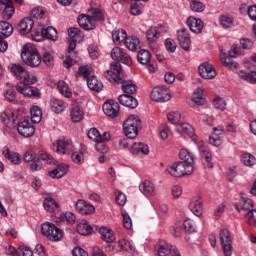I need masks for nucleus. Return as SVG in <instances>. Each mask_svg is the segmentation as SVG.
<instances>
[{
	"instance_id": "obj_1",
	"label": "nucleus",
	"mask_w": 256,
	"mask_h": 256,
	"mask_svg": "<svg viewBox=\"0 0 256 256\" xmlns=\"http://www.w3.org/2000/svg\"><path fill=\"white\" fill-rule=\"evenodd\" d=\"M104 77H106L110 83H116L117 85L122 84L124 95H135V93H137V85L131 80H125L123 69L118 62H114L110 65V69L104 73Z\"/></svg>"
},
{
	"instance_id": "obj_2",
	"label": "nucleus",
	"mask_w": 256,
	"mask_h": 256,
	"mask_svg": "<svg viewBox=\"0 0 256 256\" xmlns=\"http://www.w3.org/2000/svg\"><path fill=\"white\" fill-rule=\"evenodd\" d=\"M21 58L28 67H39L41 65V54H39L37 47L31 43L23 47Z\"/></svg>"
},
{
	"instance_id": "obj_3",
	"label": "nucleus",
	"mask_w": 256,
	"mask_h": 256,
	"mask_svg": "<svg viewBox=\"0 0 256 256\" xmlns=\"http://www.w3.org/2000/svg\"><path fill=\"white\" fill-rule=\"evenodd\" d=\"M76 77H84L87 81L88 88L91 89V91H96L97 93L103 91V82L97 79V76H91V66H80L76 73Z\"/></svg>"
},
{
	"instance_id": "obj_4",
	"label": "nucleus",
	"mask_w": 256,
	"mask_h": 256,
	"mask_svg": "<svg viewBox=\"0 0 256 256\" xmlns=\"http://www.w3.org/2000/svg\"><path fill=\"white\" fill-rule=\"evenodd\" d=\"M141 125V119L139 116L130 115L123 123V129L128 139H135L139 135V127Z\"/></svg>"
},
{
	"instance_id": "obj_5",
	"label": "nucleus",
	"mask_w": 256,
	"mask_h": 256,
	"mask_svg": "<svg viewBox=\"0 0 256 256\" xmlns=\"http://www.w3.org/2000/svg\"><path fill=\"white\" fill-rule=\"evenodd\" d=\"M11 73L18 81H22V83H37V76L30 74L23 65L13 64Z\"/></svg>"
},
{
	"instance_id": "obj_6",
	"label": "nucleus",
	"mask_w": 256,
	"mask_h": 256,
	"mask_svg": "<svg viewBox=\"0 0 256 256\" xmlns=\"http://www.w3.org/2000/svg\"><path fill=\"white\" fill-rule=\"evenodd\" d=\"M219 240L224 256L233 255V239L231 238V232L227 229H222L219 234Z\"/></svg>"
},
{
	"instance_id": "obj_7",
	"label": "nucleus",
	"mask_w": 256,
	"mask_h": 256,
	"mask_svg": "<svg viewBox=\"0 0 256 256\" xmlns=\"http://www.w3.org/2000/svg\"><path fill=\"white\" fill-rule=\"evenodd\" d=\"M16 125L19 135L22 137H32L35 134V127L30 123L29 118H23L20 114V118L16 120Z\"/></svg>"
},
{
	"instance_id": "obj_8",
	"label": "nucleus",
	"mask_w": 256,
	"mask_h": 256,
	"mask_svg": "<svg viewBox=\"0 0 256 256\" xmlns=\"http://www.w3.org/2000/svg\"><path fill=\"white\" fill-rule=\"evenodd\" d=\"M158 256H167L171 254L172 256H181L177 248L165 240H160L154 247Z\"/></svg>"
},
{
	"instance_id": "obj_9",
	"label": "nucleus",
	"mask_w": 256,
	"mask_h": 256,
	"mask_svg": "<svg viewBox=\"0 0 256 256\" xmlns=\"http://www.w3.org/2000/svg\"><path fill=\"white\" fill-rule=\"evenodd\" d=\"M75 149L73 142L71 140H57L52 145V151L58 153V155H71Z\"/></svg>"
},
{
	"instance_id": "obj_10",
	"label": "nucleus",
	"mask_w": 256,
	"mask_h": 256,
	"mask_svg": "<svg viewBox=\"0 0 256 256\" xmlns=\"http://www.w3.org/2000/svg\"><path fill=\"white\" fill-rule=\"evenodd\" d=\"M151 99L158 103H165L171 99V94L169 89L163 86H157L151 92Z\"/></svg>"
},
{
	"instance_id": "obj_11",
	"label": "nucleus",
	"mask_w": 256,
	"mask_h": 256,
	"mask_svg": "<svg viewBox=\"0 0 256 256\" xmlns=\"http://www.w3.org/2000/svg\"><path fill=\"white\" fill-rule=\"evenodd\" d=\"M179 159L181 160L179 163H182L187 171L193 173L195 169V158H193V154H191L189 150L182 148L179 152Z\"/></svg>"
},
{
	"instance_id": "obj_12",
	"label": "nucleus",
	"mask_w": 256,
	"mask_h": 256,
	"mask_svg": "<svg viewBox=\"0 0 256 256\" xmlns=\"http://www.w3.org/2000/svg\"><path fill=\"white\" fill-rule=\"evenodd\" d=\"M166 173L171 177H184V175H191L192 171L187 170L181 162H176L166 169Z\"/></svg>"
},
{
	"instance_id": "obj_13",
	"label": "nucleus",
	"mask_w": 256,
	"mask_h": 256,
	"mask_svg": "<svg viewBox=\"0 0 256 256\" xmlns=\"http://www.w3.org/2000/svg\"><path fill=\"white\" fill-rule=\"evenodd\" d=\"M102 109L105 115H107V117H110L111 119H115V117H118L119 111H121L119 103L115 100L106 101L103 104Z\"/></svg>"
},
{
	"instance_id": "obj_14",
	"label": "nucleus",
	"mask_w": 256,
	"mask_h": 256,
	"mask_svg": "<svg viewBox=\"0 0 256 256\" xmlns=\"http://www.w3.org/2000/svg\"><path fill=\"white\" fill-rule=\"evenodd\" d=\"M35 83H25L22 82L17 85V92L21 93L25 97H39V89L37 87H33Z\"/></svg>"
},
{
	"instance_id": "obj_15",
	"label": "nucleus",
	"mask_w": 256,
	"mask_h": 256,
	"mask_svg": "<svg viewBox=\"0 0 256 256\" xmlns=\"http://www.w3.org/2000/svg\"><path fill=\"white\" fill-rule=\"evenodd\" d=\"M198 73L203 79H215L217 77V71L208 62H204L198 67Z\"/></svg>"
},
{
	"instance_id": "obj_16",
	"label": "nucleus",
	"mask_w": 256,
	"mask_h": 256,
	"mask_svg": "<svg viewBox=\"0 0 256 256\" xmlns=\"http://www.w3.org/2000/svg\"><path fill=\"white\" fill-rule=\"evenodd\" d=\"M177 39L180 47H182L184 51H189V49H191V35L189 34V30L185 28L178 30Z\"/></svg>"
},
{
	"instance_id": "obj_17",
	"label": "nucleus",
	"mask_w": 256,
	"mask_h": 256,
	"mask_svg": "<svg viewBox=\"0 0 256 256\" xmlns=\"http://www.w3.org/2000/svg\"><path fill=\"white\" fill-rule=\"evenodd\" d=\"M77 47V40L72 39L69 43V51L66 55V60H64L63 65L66 69H69L71 67H73V65L77 64V60L75 59V53H73V51H75V48Z\"/></svg>"
},
{
	"instance_id": "obj_18",
	"label": "nucleus",
	"mask_w": 256,
	"mask_h": 256,
	"mask_svg": "<svg viewBox=\"0 0 256 256\" xmlns=\"http://www.w3.org/2000/svg\"><path fill=\"white\" fill-rule=\"evenodd\" d=\"M21 113L19 111H5L0 115L1 122L4 125H8L9 127H13V125H17V119H20Z\"/></svg>"
},
{
	"instance_id": "obj_19",
	"label": "nucleus",
	"mask_w": 256,
	"mask_h": 256,
	"mask_svg": "<svg viewBox=\"0 0 256 256\" xmlns=\"http://www.w3.org/2000/svg\"><path fill=\"white\" fill-rule=\"evenodd\" d=\"M199 153L202 161H204V165L208 169H213V154H211V151H209V148L203 142H200Z\"/></svg>"
},
{
	"instance_id": "obj_20",
	"label": "nucleus",
	"mask_w": 256,
	"mask_h": 256,
	"mask_svg": "<svg viewBox=\"0 0 256 256\" xmlns=\"http://www.w3.org/2000/svg\"><path fill=\"white\" fill-rule=\"evenodd\" d=\"M78 24L81 27V29H84V31H91L95 29L97 23H95V20L91 19V16L89 14H81L77 18Z\"/></svg>"
},
{
	"instance_id": "obj_21",
	"label": "nucleus",
	"mask_w": 256,
	"mask_h": 256,
	"mask_svg": "<svg viewBox=\"0 0 256 256\" xmlns=\"http://www.w3.org/2000/svg\"><path fill=\"white\" fill-rule=\"evenodd\" d=\"M76 210L80 215H93L95 213V206L83 199H79L76 202Z\"/></svg>"
},
{
	"instance_id": "obj_22",
	"label": "nucleus",
	"mask_w": 256,
	"mask_h": 256,
	"mask_svg": "<svg viewBox=\"0 0 256 256\" xmlns=\"http://www.w3.org/2000/svg\"><path fill=\"white\" fill-rule=\"evenodd\" d=\"M189 209L193 215L196 217H201L203 215V199L196 196L190 200Z\"/></svg>"
},
{
	"instance_id": "obj_23",
	"label": "nucleus",
	"mask_w": 256,
	"mask_h": 256,
	"mask_svg": "<svg viewBox=\"0 0 256 256\" xmlns=\"http://www.w3.org/2000/svg\"><path fill=\"white\" fill-rule=\"evenodd\" d=\"M138 62L141 65H148V71L153 73L155 71V67L151 63V52L149 50H140L137 54Z\"/></svg>"
},
{
	"instance_id": "obj_24",
	"label": "nucleus",
	"mask_w": 256,
	"mask_h": 256,
	"mask_svg": "<svg viewBox=\"0 0 256 256\" xmlns=\"http://www.w3.org/2000/svg\"><path fill=\"white\" fill-rule=\"evenodd\" d=\"M190 31L192 33H195L196 35H199L203 31V20L199 18H195L193 16L188 17L186 21Z\"/></svg>"
},
{
	"instance_id": "obj_25",
	"label": "nucleus",
	"mask_w": 256,
	"mask_h": 256,
	"mask_svg": "<svg viewBox=\"0 0 256 256\" xmlns=\"http://www.w3.org/2000/svg\"><path fill=\"white\" fill-rule=\"evenodd\" d=\"M70 117L73 123H79V121H83L85 117V112L83 108L78 103H73L70 110Z\"/></svg>"
},
{
	"instance_id": "obj_26",
	"label": "nucleus",
	"mask_w": 256,
	"mask_h": 256,
	"mask_svg": "<svg viewBox=\"0 0 256 256\" xmlns=\"http://www.w3.org/2000/svg\"><path fill=\"white\" fill-rule=\"evenodd\" d=\"M118 101L124 107H129V109H135L139 102L133 96L129 94H122L118 97Z\"/></svg>"
},
{
	"instance_id": "obj_27",
	"label": "nucleus",
	"mask_w": 256,
	"mask_h": 256,
	"mask_svg": "<svg viewBox=\"0 0 256 256\" xmlns=\"http://www.w3.org/2000/svg\"><path fill=\"white\" fill-rule=\"evenodd\" d=\"M1 5L4 6L2 15L4 19H11L15 14V6H13V1L11 0H0Z\"/></svg>"
},
{
	"instance_id": "obj_28",
	"label": "nucleus",
	"mask_w": 256,
	"mask_h": 256,
	"mask_svg": "<svg viewBox=\"0 0 256 256\" xmlns=\"http://www.w3.org/2000/svg\"><path fill=\"white\" fill-rule=\"evenodd\" d=\"M164 28L163 25L159 24L156 27H151L146 31V37L148 41H157L159 37H161V33H163Z\"/></svg>"
},
{
	"instance_id": "obj_29",
	"label": "nucleus",
	"mask_w": 256,
	"mask_h": 256,
	"mask_svg": "<svg viewBox=\"0 0 256 256\" xmlns=\"http://www.w3.org/2000/svg\"><path fill=\"white\" fill-rule=\"evenodd\" d=\"M4 97L6 101H9L10 103H17V90L15 89V86L7 83L4 89Z\"/></svg>"
},
{
	"instance_id": "obj_30",
	"label": "nucleus",
	"mask_w": 256,
	"mask_h": 256,
	"mask_svg": "<svg viewBox=\"0 0 256 256\" xmlns=\"http://www.w3.org/2000/svg\"><path fill=\"white\" fill-rule=\"evenodd\" d=\"M35 25V22L32 20L31 17H26L22 19L18 25V30L20 33L27 34L31 33V29H33V26Z\"/></svg>"
},
{
	"instance_id": "obj_31",
	"label": "nucleus",
	"mask_w": 256,
	"mask_h": 256,
	"mask_svg": "<svg viewBox=\"0 0 256 256\" xmlns=\"http://www.w3.org/2000/svg\"><path fill=\"white\" fill-rule=\"evenodd\" d=\"M130 153H132V155H139V153L149 155V145L143 142H136L131 146Z\"/></svg>"
},
{
	"instance_id": "obj_32",
	"label": "nucleus",
	"mask_w": 256,
	"mask_h": 256,
	"mask_svg": "<svg viewBox=\"0 0 256 256\" xmlns=\"http://www.w3.org/2000/svg\"><path fill=\"white\" fill-rule=\"evenodd\" d=\"M139 190L141 193L146 195V197H153V195H155V184L149 180H146L139 185Z\"/></svg>"
},
{
	"instance_id": "obj_33",
	"label": "nucleus",
	"mask_w": 256,
	"mask_h": 256,
	"mask_svg": "<svg viewBox=\"0 0 256 256\" xmlns=\"http://www.w3.org/2000/svg\"><path fill=\"white\" fill-rule=\"evenodd\" d=\"M67 171H69L67 164H59L54 170L49 172V175L52 179H61V177L67 175Z\"/></svg>"
},
{
	"instance_id": "obj_34",
	"label": "nucleus",
	"mask_w": 256,
	"mask_h": 256,
	"mask_svg": "<svg viewBox=\"0 0 256 256\" xmlns=\"http://www.w3.org/2000/svg\"><path fill=\"white\" fill-rule=\"evenodd\" d=\"M127 39V31L124 29H114L112 31V40L115 45H121V43H125V40Z\"/></svg>"
},
{
	"instance_id": "obj_35",
	"label": "nucleus",
	"mask_w": 256,
	"mask_h": 256,
	"mask_svg": "<svg viewBox=\"0 0 256 256\" xmlns=\"http://www.w3.org/2000/svg\"><path fill=\"white\" fill-rule=\"evenodd\" d=\"M235 209H237L239 213H241V211H253V200L242 197L240 204H235Z\"/></svg>"
},
{
	"instance_id": "obj_36",
	"label": "nucleus",
	"mask_w": 256,
	"mask_h": 256,
	"mask_svg": "<svg viewBox=\"0 0 256 256\" xmlns=\"http://www.w3.org/2000/svg\"><path fill=\"white\" fill-rule=\"evenodd\" d=\"M13 34V26L9 22H0V39H7Z\"/></svg>"
},
{
	"instance_id": "obj_37",
	"label": "nucleus",
	"mask_w": 256,
	"mask_h": 256,
	"mask_svg": "<svg viewBox=\"0 0 256 256\" xmlns=\"http://www.w3.org/2000/svg\"><path fill=\"white\" fill-rule=\"evenodd\" d=\"M50 107L54 113H63L67 109V104L63 100L53 98L50 101Z\"/></svg>"
},
{
	"instance_id": "obj_38",
	"label": "nucleus",
	"mask_w": 256,
	"mask_h": 256,
	"mask_svg": "<svg viewBox=\"0 0 256 256\" xmlns=\"http://www.w3.org/2000/svg\"><path fill=\"white\" fill-rule=\"evenodd\" d=\"M3 155L13 165H21V156L17 152H11L8 148H4Z\"/></svg>"
},
{
	"instance_id": "obj_39",
	"label": "nucleus",
	"mask_w": 256,
	"mask_h": 256,
	"mask_svg": "<svg viewBox=\"0 0 256 256\" xmlns=\"http://www.w3.org/2000/svg\"><path fill=\"white\" fill-rule=\"evenodd\" d=\"M124 45L129 49V51H137V49H141V42L139 41V38L135 36L127 37Z\"/></svg>"
},
{
	"instance_id": "obj_40",
	"label": "nucleus",
	"mask_w": 256,
	"mask_h": 256,
	"mask_svg": "<svg viewBox=\"0 0 256 256\" xmlns=\"http://www.w3.org/2000/svg\"><path fill=\"white\" fill-rule=\"evenodd\" d=\"M99 233L102 241H105L106 243H113V241H115V234H113V230L107 227H100Z\"/></svg>"
},
{
	"instance_id": "obj_41",
	"label": "nucleus",
	"mask_w": 256,
	"mask_h": 256,
	"mask_svg": "<svg viewBox=\"0 0 256 256\" xmlns=\"http://www.w3.org/2000/svg\"><path fill=\"white\" fill-rule=\"evenodd\" d=\"M221 135H223V129L213 128V134L209 137L210 145L214 147H219L221 145Z\"/></svg>"
},
{
	"instance_id": "obj_42",
	"label": "nucleus",
	"mask_w": 256,
	"mask_h": 256,
	"mask_svg": "<svg viewBox=\"0 0 256 256\" xmlns=\"http://www.w3.org/2000/svg\"><path fill=\"white\" fill-rule=\"evenodd\" d=\"M77 232L79 235H91L93 233V227L87 223V220H81L77 225Z\"/></svg>"
},
{
	"instance_id": "obj_43",
	"label": "nucleus",
	"mask_w": 256,
	"mask_h": 256,
	"mask_svg": "<svg viewBox=\"0 0 256 256\" xmlns=\"http://www.w3.org/2000/svg\"><path fill=\"white\" fill-rule=\"evenodd\" d=\"M88 15L96 23V21H105V14L100 8H90L88 10Z\"/></svg>"
},
{
	"instance_id": "obj_44",
	"label": "nucleus",
	"mask_w": 256,
	"mask_h": 256,
	"mask_svg": "<svg viewBox=\"0 0 256 256\" xmlns=\"http://www.w3.org/2000/svg\"><path fill=\"white\" fill-rule=\"evenodd\" d=\"M41 35H42V37H45L46 39H51V41H57V29H55L52 26L43 28L41 30Z\"/></svg>"
},
{
	"instance_id": "obj_45",
	"label": "nucleus",
	"mask_w": 256,
	"mask_h": 256,
	"mask_svg": "<svg viewBox=\"0 0 256 256\" xmlns=\"http://www.w3.org/2000/svg\"><path fill=\"white\" fill-rule=\"evenodd\" d=\"M176 129L180 133H186V135H188V137H191V138H193L194 135H195V131L193 130V126L189 123L178 124L176 126Z\"/></svg>"
},
{
	"instance_id": "obj_46",
	"label": "nucleus",
	"mask_w": 256,
	"mask_h": 256,
	"mask_svg": "<svg viewBox=\"0 0 256 256\" xmlns=\"http://www.w3.org/2000/svg\"><path fill=\"white\" fill-rule=\"evenodd\" d=\"M44 209L48 211V213H54L56 209H59V203L55 201V199L49 197L46 198L43 202Z\"/></svg>"
},
{
	"instance_id": "obj_47",
	"label": "nucleus",
	"mask_w": 256,
	"mask_h": 256,
	"mask_svg": "<svg viewBox=\"0 0 256 256\" xmlns=\"http://www.w3.org/2000/svg\"><path fill=\"white\" fill-rule=\"evenodd\" d=\"M31 121L33 123H41V119L43 117V112L39 106H33L30 109Z\"/></svg>"
},
{
	"instance_id": "obj_48",
	"label": "nucleus",
	"mask_w": 256,
	"mask_h": 256,
	"mask_svg": "<svg viewBox=\"0 0 256 256\" xmlns=\"http://www.w3.org/2000/svg\"><path fill=\"white\" fill-rule=\"evenodd\" d=\"M238 75L240 77V79H243L244 81H247L248 83H252V85H254L256 83V72L252 71V72H245L243 70L238 72Z\"/></svg>"
},
{
	"instance_id": "obj_49",
	"label": "nucleus",
	"mask_w": 256,
	"mask_h": 256,
	"mask_svg": "<svg viewBox=\"0 0 256 256\" xmlns=\"http://www.w3.org/2000/svg\"><path fill=\"white\" fill-rule=\"evenodd\" d=\"M220 59L223 65H225V67H228V69H237L239 65L237 64V62H234L231 57L228 58L227 56H225V53H223V50H221L220 52Z\"/></svg>"
},
{
	"instance_id": "obj_50",
	"label": "nucleus",
	"mask_w": 256,
	"mask_h": 256,
	"mask_svg": "<svg viewBox=\"0 0 256 256\" xmlns=\"http://www.w3.org/2000/svg\"><path fill=\"white\" fill-rule=\"evenodd\" d=\"M193 103L196 105H204L205 104V97H203V89L196 88L193 92L192 96Z\"/></svg>"
},
{
	"instance_id": "obj_51",
	"label": "nucleus",
	"mask_w": 256,
	"mask_h": 256,
	"mask_svg": "<svg viewBox=\"0 0 256 256\" xmlns=\"http://www.w3.org/2000/svg\"><path fill=\"white\" fill-rule=\"evenodd\" d=\"M118 244L119 247L123 249V251H127L128 253H130V255H135V247L128 240H120Z\"/></svg>"
},
{
	"instance_id": "obj_52",
	"label": "nucleus",
	"mask_w": 256,
	"mask_h": 256,
	"mask_svg": "<svg viewBox=\"0 0 256 256\" xmlns=\"http://www.w3.org/2000/svg\"><path fill=\"white\" fill-rule=\"evenodd\" d=\"M241 161L246 167H253V165L256 163L255 156L250 153L242 154Z\"/></svg>"
},
{
	"instance_id": "obj_53",
	"label": "nucleus",
	"mask_w": 256,
	"mask_h": 256,
	"mask_svg": "<svg viewBox=\"0 0 256 256\" xmlns=\"http://www.w3.org/2000/svg\"><path fill=\"white\" fill-rule=\"evenodd\" d=\"M167 119H168L169 123H171L172 125H177L178 123L181 122V112H179L177 110L172 111V112L168 113Z\"/></svg>"
},
{
	"instance_id": "obj_54",
	"label": "nucleus",
	"mask_w": 256,
	"mask_h": 256,
	"mask_svg": "<svg viewBox=\"0 0 256 256\" xmlns=\"http://www.w3.org/2000/svg\"><path fill=\"white\" fill-rule=\"evenodd\" d=\"M190 8L194 13H203L205 11V6L199 0H190Z\"/></svg>"
},
{
	"instance_id": "obj_55",
	"label": "nucleus",
	"mask_w": 256,
	"mask_h": 256,
	"mask_svg": "<svg viewBox=\"0 0 256 256\" xmlns=\"http://www.w3.org/2000/svg\"><path fill=\"white\" fill-rule=\"evenodd\" d=\"M58 90L61 93V95H64V97H71V90H69V86L65 81H59L58 82Z\"/></svg>"
},
{
	"instance_id": "obj_56",
	"label": "nucleus",
	"mask_w": 256,
	"mask_h": 256,
	"mask_svg": "<svg viewBox=\"0 0 256 256\" xmlns=\"http://www.w3.org/2000/svg\"><path fill=\"white\" fill-rule=\"evenodd\" d=\"M47 239L50 241H61L63 239V231L55 226L54 231L48 235Z\"/></svg>"
},
{
	"instance_id": "obj_57",
	"label": "nucleus",
	"mask_w": 256,
	"mask_h": 256,
	"mask_svg": "<svg viewBox=\"0 0 256 256\" xmlns=\"http://www.w3.org/2000/svg\"><path fill=\"white\" fill-rule=\"evenodd\" d=\"M55 224H51L49 222H46L42 224L41 226V233L42 235H45V237H49L53 231H55Z\"/></svg>"
},
{
	"instance_id": "obj_58",
	"label": "nucleus",
	"mask_w": 256,
	"mask_h": 256,
	"mask_svg": "<svg viewBox=\"0 0 256 256\" xmlns=\"http://www.w3.org/2000/svg\"><path fill=\"white\" fill-rule=\"evenodd\" d=\"M87 137L95 143L101 141V133L99 132V130H97V128H91L87 133Z\"/></svg>"
},
{
	"instance_id": "obj_59",
	"label": "nucleus",
	"mask_w": 256,
	"mask_h": 256,
	"mask_svg": "<svg viewBox=\"0 0 256 256\" xmlns=\"http://www.w3.org/2000/svg\"><path fill=\"white\" fill-rule=\"evenodd\" d=\"M71 159L73 163H76L77 165H81L85 162V154L83 152H73L71 155Z\"/></svg>"
},
{
	"instance_id": "obj_60",
	"label": "nucleus",
	"mask_w": 256,
	"mask_h": 256,
	"mask_svg": "<svg viewBox=\"0 0 256 256\" xmlns=\"http://www.w3.org/2000/svg\"><path fill=\"white\" fill-rule=\"evenodd\" d=\"M245 219L249 225L256 226V210H249L245 214Z\"/></svg>"
},
{
	"instance_id": "obj_61",
	"label": "nucleus",
	"mask_w": 256,
	"mask_h": 256,
	"mask_svg": "<svg viewBox=\"0 0 256 256\" xmlns=\"http://www.w3.org/2000/svg\"><path fill=\"white\" fill-rule=\"evenodd\" d=\"M122 217H123V227L125 229H131V227H133V221L131 220V216H129V213L123 210Z\"/></svg>"
},
{
	"instance_id": "obj_62",
	"label": "nucleus",
	"mask_w": 256,
	"mask_h": 256,
	"mask_svg": "<svg viewBox=\"0 0 256 256\" xmlns=\"http://www.w3.org/2000/svg\"><path fill=\"white\" fill-rule=\"evenodd\" d=\"M130 13L131 15H141L143 13V4L139 2H135L134 4L131 5L130 7Z\"/></svg>"
},
{
	"instance_id": "obj_63",
	"label": "nucleus",
	"mask_w": 256,
	"mask_h": 256,
	"mask_svg": "<svg viewBox=\"0 0 256 256\" xmlns=\"http://www.w3.org/2000/svg\"><path fill=\"white\" fill-rule=\"evenodd\" d=\"M220 25L224 29H229L230 27H233V19L229 16H221L220 17Z\"/></svg>"
},
{
	"instance_id": "obj_64",
	"label": "nucleus",
	"mask_w": 256,
	"mask_h": 256,
	"mask_svg": "<svg viewBox=\"0 0 256 256\" xmlns=\"http://www.w3.org/2000/svg\"><path fill=\"white\" fill-rule=\"evenodd\" d=\"M125 50L121 49L120 47H114L111 51V57L113 61H118L121 59Z\"/></svg>"
}]
</instances>
